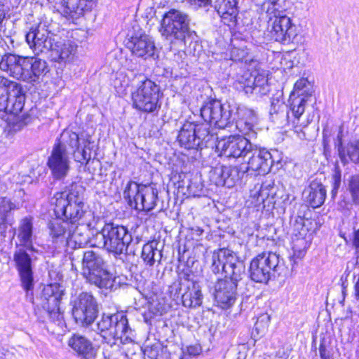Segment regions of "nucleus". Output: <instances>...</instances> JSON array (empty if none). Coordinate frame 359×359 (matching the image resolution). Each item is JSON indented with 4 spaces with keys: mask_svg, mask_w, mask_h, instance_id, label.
<instances>
[{
    "mask_svg": "<svg viewBox=\"0 0 359 359\" xmlns=\"http://www.w3.org/2000/svg\"><path fill=\"white\" fill-rule=\"evenodd\" d=\"M94 145L89 135H79L72 130H65L54 144L48 158L47 165L55 180H63L70 170V156L76 162L87 165L91 159Z\"/></svg>",
    "mask_w": 359,
    "mask_h": 359,
    "instance_id": "f257e3e1",
    "label": "nucleus"
},
{
    "mask_svg": "<svg viewBox=\"0 0 359 359\" xmlns=\"http://www.w3.org/2000/svg\"><path fill=\"white\" fill-rule=\"evenodd\" d=\"M201 116L203 120L210 121L215 128L224 129L238 118L256 121L257 113L254 109L236 104H222L218 100H210L201 108Z\"/></svg>",
    "mask_w": 359,
    "mask_h": 359,
    "instance_id": "f03ea898",
    "label": "nucleus"
},
{
    "mask_svg": "<svg viewBox=\"0 0 359 359\" xmlns=\"http://www.w3.org/2000/svg\"><path fill=\"white\" fill-rule=\"evenodd\" d=\"M290 267L285 266L279 255L272 252H264L251 261L250 277L256 283H267L272 277L276 276H290L295 262L292 257H290Z\"/></svg>",
    "mask_w": 359,
    "mask_h": 359,
    "instance_id": "7ed1b4c3",
    "label": "nucleus"
},
{
    "mask_svg": "<svg viewBox=\"0 0 359 359\" xmlns=\"http://www.w3.org/2000/svg\"><path fill=\"white\" fill-rule=\"evenodd\" d=\"M97 329L105 340L104 349L113 342L126 344L134 337V330L130 327L127 316L123 312L104 313L97 323Z\"/></svg>",
    "mask_w": 359,
    "mask_h": 359,
    "instance_id": "20e7f679",
    "label": "nucleus"
},
{
    "mask_svg": "<svg viewBox=\"0 0 359 359\" xmlns=\"http://www.w3.org/2000/svg\"><path fill=\"white\" fill-rule=\"evenodd\" d=\"M94 245L104 248L116 255H120L126 251L132 241L128 229L114 223H107L100 232L94 236Z\"/></svg>",
    "mask_w": 359,
    "mask_h": 359,
    "instance_id": "39448f33",
    "label": "nucleus"
},
{
    "mask_svg": "<svg viewBox=\"0 0 359 359\" xmlns=\"http://www.w3.org/2000/svg\"><path fill=\"white\" fill-rule=\"evenodd\" d=\"M82 273L86 280L100 288H111L113 280L107 271L102 257L93 251H86L82 259Z\"/></svg>",
    "mask_w": 359,
    "mask_h": 359,
    "instance_id": "423d86ee",
    "label": "nucleus"
},
{
    "mask_svg": "<svg viewBox=\"0 0 359 359\" xmlns=\"http://www.w3.org/2000/svg\"><path fill=\"white\" fill-rule=\"evenodd\" d=\"M189 18L184 12L170 9L166 12L161 21L159 32L170 43L183 42L189 34Z\"/></svg>",
    "mask_w": 359,
    "mask_h": 359,
    "instance_id": "0eeeda50",
    "label": "nucleus"
},
{
    "mask_svg": "<svg viewBox=\"0 0 359 359\" xmlns=\"http://www.w3.org/2000/svg\"><path fill=\"white\" fill-rule=\"evenodd\" d=\"M158 190L151 184H139L129 181L123 191L124 198L128 205L138 211H151L156 205Z\"/></svg>",
    "mask_w": 359,
    "mask_h": 359,
    "instance_id": "6e6552de",
    "label": "nucleus"
},
{
    "mask_svg": "<svg viewBox=\"0 0 359 359\" xmlns=\"http://www.w3.org/2000/svg\"><path fill=\"white\" fill-rule=\"evenodd\" d=\"M159 86L150 79L141 81L132 93L133 106L144 113H153L161 108Z\"/></svg>",
    "mask_w": 359,
    "mask_h": 359,
    "instance_id": "1a4fd4ad",
    "label": "nucleus"
},
{
    "mask_svg": "<svg viewBox=\"0 0 359 359\" xmlns=\"http://www.w3.org/2000/svg\"><path fill=\"white\" fill-rule=\"evenodd\" d=\"M210 125L213 124L205 120L200 123L185 122L177 136L181 147L187 149L201 148L212 137L210 133Z\"/></svg>",
    "mask_w": 359,
    "mask_h": 359,
    "instance_id": "9d476101",
    "label": "nucleus"
},
{
    "mask_svg": "<svg viewBox=\"0 0 359 359\" xmlns=\"http://www.w3.org/2000/svg\"><path fill=\"white\" fill-rule=\"evenodd\" d=\"M25 101V95L20 84L0 77V111L18 115L22 111Z\"/></svg>",
    "mask_w": 359,
    "mask_h": 359,
    "instance_id": "9b49d317",
    "label": "nucleus"
},
{
    "mask_svg": "<svg viewBox=\"0 0 359 359\" xmlns=\"http://www.w3.org/2000/svg\"><path fill=\"white\" fill-rule=\"evenodd\" d=\"M210 269L214 273L222 272L226 277L234 276L233 278L236 280H241L245 271L244 266L238 262L236 253L226 248L219 249L213 252Z\"/></svg>",
    "mask_w": 359,
    "mask_h": 359,
    "instance_id": "f8f14e48",
    "label": "nucleus"
},
{
    "mask_svg": "<svg viewBox=\"0 0 359 359\" xmlns=\"http://www.w3.org/2000/svg\"><path fill=\"white\" fill-rule=\"evenodd\" d=\"M52 203L55 205L54 212L56 216L69 221L73 227L76 222L94 219L93 213L85 210V204L69 201L67 195L64 194H55L52 198Z\"/></svg>",
    "mask_w": 359,
    "mask_h": 359,
    "instance_id": "ddd939ff",
    "label": "nucleus"
},
{
    "mask_svg": "<svg viewBox=\"0 0 359 359\" xmlns=\"http://www.w3.org/2000/svg\"><path fill=\"white\" fill-rule=\"evenodd\" d=\"M97 313V301L90 293L81 292L74 300L72 316L77 324L82 326L90 325L96 318Z\"/></svg>",
    "mask_w": 359,
    "mask_h": 359,
    "instance_id": "4468645a",
    "label": "nucleus"
},
{
    "mask_svg": "<svg viewBox=\"0 0 359 359\" xmlns=\"http://www.w3.org/2000/svg\"><path fill=\"white\" fill-rule=\"evenodd\" d=\"M273 163L272 154L264 149H259L256 145H252L248 151L245 160L240 165L242 175L252 171L258 175H265L271 170Z\"/></svg>",
    "mask_w": 359,
    "mask_h": 359,
    "instance_id": "2eb2a0df",
    "label": "nucleus"
},
{
    "mask_svg": "<svg viewBox=\"0 0 359 359\" xmlns=\"http://www.w3.org/2000/svg\"><path fill=\"white\" fill-rule=\"evenodd\" d=\"M63 294L64 290L58 284L47 285L41 294L43 307L47 311L49 318L58 326L64 324L63 314L60 308Z\"/></svg>",
    "mask_w": 359,
    "mask_h": 359,
    "instance_id": "dca6fc26",
    "label": "nucleus"
},
{
    "mask_svg": "<svg viewBox=\"0 0 359 359\" xmlns=\"http://www.w3.org/2000/svg\"><path fill=\"white\" fill-rule=\"evenodd\" d=\"M252 144L245 137L231 135L221 140L217 144L220 155L226 158L245 160L246 155Z\"/></svg>",
    "mask_w": 359,
    "mask_h": 359,
    "instance_id": "f3484780",
    "label": "nucleus"
},
{
    "mask_svg": "<svg viewBox=\"0 0 359 359\" xmlns=\"http://www.w3.org/2000/svg\"><path fill=\"white\" fill-rule=\"evenodd\" d=\"M29 57L15 54H6L0 60V69L17 79L29 82Z\"/></svg>",
    "mask_w": 359,
    "mask_h": 359,
    "instance_id": "a211bd4d",
    "label": "nucleus"
},
{
    "mask_svg": "<svg viewBox=\"0 0 359 359\" xmlns=\"http://www.w3.org/2000/svg\"><path fill=\"white\" fill-rule=\"evenodd\" d=\"M236 86L247 95L255 94L257 96L265 95L270 90L268 79L264 74H252L248 72L238 78Z\"/></svg>",
    "mask_w": 359,
    "mask_h": 359,
    "instance_id": "6ab92c4d",
    "label": "nucleus"
},
{
    "mask_svg": "<svg viewBox=\"0 0 359 359\" xmlns=\"http://www.w3.org/2000/svg\"><path fill=\"white\" fill-rule=\"evenodd\" d=\"M234 276H224L215 285V299L218 306L222 309L231 307L236 302L237 286L239 280H234Z\"/></svg>",
    "mask_w": 359,
    "mask_h": 359,
    "instance_id": "aec40b11",
    "label": "nucleus"
},
{
    "mask_svg": "<svg viewBox=\"0 0 359 359\" xmlns=\"http://www.w3.org/2000/svg\"><path fill=\"white\" fill-rule=\"evenodd\" d=\"M26 41L36 54L48 52L53 48V41L45 26H32L27 33Z\"/></svg>",
    "mask_w": 359,
    "mask_h": 359,
    "instance_id": "412c9836",
    "label": "nucleus"
},
{
    "mask_svg": "<svg viewBox=\"0 0 359 359\" xmlns=\"http://www.w3.org/2000/svg\"><path fill=\"white\" fill-rule=\"evenodd\" d=\"M68 345L81 359H107L104 350L100 351L81 334H73L68 340Z\"/></svg>",
    "mask_w": 359,
    "mask_h": 359,
    "instance_id": "4be33fe9",
    "label": "nucleus"
},
{
    "mask_svg": "<svg viewBox=\"0 0 359 359\" xmlns=\"http://www.w3.org/2000/svg\"><path fill=\"white\" fill-rule=\"evenodd\" d=\"M243 176L241 166H216L210 172L211 181L217 186L232 187Z\"/></svg>",
    "mask_w": 359,
    "mask_h": 359,
    "instance_id": "5701e85b",
    "label": "nucleus"
},
{
    "mask_svg": "<svg viewBox=\"0 0 359 359\" xmlns=\"http://www.w3.org/2000/svg\"><path fill=\"white\" fill-rule=\"evenodd\" d=\"M270 31L271 36L276 41L289 43L296 36V27L286 15H276Z\"/></svg>",
    "mask_w": 359,
    "mask_h": 359,
    "instance_id": "b1692460",
    "label": "nucleus"
},
{
    "mask_svg": "<svg viewBox=\"0 0 359 359\" xmlns=\"http://www.w3.org/2000/svg\"><path fill=\"white\" fill-rule=\"evenodd\" d=\"M13 260L19 273L23 288L29 291L33 288L34 278L30 256L23 249L16 250Z\"/></svg>",
    "mask_w": 359,
    "mask_h": 359,
    "instance_id": "393cba45",
    "label": "nucleus"
},
{
    "mask_svg": "<svg viewBox=\"0 0 359 359\" xmlns=\"http://www.w3.org/2000/svg\"><path fill=\"white\" fill-rule=\"evenodd\" d=\"M48 229L51 241L56 248L67 246L71 231V224L69 221L56 216L48 222Z\"/></svg>",
    "mask_w": 359,
    "mask_h": 359,
    "instance_id": "a878e982",
    "label": "nucleus"
},
{
    "mask_svg": "<svg viewBox=\"0 0 359 359\" xmlns=\"http://www.w3.org/2000/svg\"><path fill=\"white\" fill-rule=\"evenodd\" d=\"M95 218L83 219L78 225L71 226V231L67 245L72 248H83L90 242L89 229L95 227Z\"/></svg>",
    "mask_w": 359,
    "mask_h": 359,
    "instance_id": "bb28decb",
    "label": "nucleus"
},
{
    "mask_svg": "<svg viewBox=\"0 0 359 359\" xmlns=\"http://www.w3.org/2000/svg\"><path fill=\"white\" fill-rule=\"evenodd\" d=\"M133 338L129 344L130 346L127 348H121L119 342L116 344L113 342L111 346H107L104 351L107 359H141L142 350L137 344L133 343Z\"/></svg>",
    "mask_w": 359,
    "mask_h": 359,
    "instance_id": "cd10ccee",
    "label": "nucleus"
},
{
    "mask_svg": "<svg viewBox=\"0 0 359 359\" xmlns=\"http://www.w3.org/2000/svg\"><path fill=\"white\" fill-rule=\"evenodd\" d=\"M129 44L133 54L139 57L147 58L154 55V41L147 34H142L140 36H132Z\"/></svg>",
    "mask_w": 359,
    "mask_h": 359,
    "instance_id": "c85d7f7f",
    "label": "nucleus"
},
{
    "mask_svg": "<svg viewBox=\"0 0 359 359\" xmlns=\"http://www.w3.org/2000/svg\"><path fill=\"white\" fill-rule=\"evenodd\" d=\"M214 7L224 24L229 26L236 24L238 13L236 0H215Z\"/></svg>",
    "mask_w": 359,
    "mask_h": 359,
    "instance_id": "c756f323",
    "label": "nucleus"
},
{
    "mask_svg": "<svg viewBox=\"0 0 359 359\" xmlns=\"http://www.w3.org/2000/svg\"><path fill=\"white\" fill-rule=\"evenodd\" d=\"M63 13L66 18L77 19L84 12L90 11L93 6V0H63Z\"/></svg>",
    "mask_w": 359,
    "mask_h": 359,
    "instance_id": "7c9ffc66",
    "label": "nucleus"
},
{
    "mask_svg": "<svg viewBox=\"0 0 359 359\" xmlns=\"http://www.w3.org/2000/svg\"><path fill=\"white\" fill-rule=\"evenodd\" d=\"M304 194L306 202L313 208L320 207L325 202L327 191L325 186L317 180L311 182Z\"/></svg>",
    "mask_w": 359,
    "mask_h": 359,
    "instance_id": "2f4dec72",
    "label": "nucleus"
},
{
    "mask_svg": "<svg viewBox=\"0 0 359 359\" xmlns=\"http://www.w3.org/2000/svg\"><path fill=\"white\" fill-rule=\"evenodd\" d=\"M269 114L271 121L275 123H289L290 119L287 106L279 97L271 98Z\"/></svg>",
    "mask_w": 359,
    "mask_h": 359,
    "instance_id": "473e14b6",
    "label": "nucleus"
},
{
    "mask_svg": "<svg viewBox=\"0 0 359 359\" xmlns=\"http://www.w3.org/2000/svg\"><path fill=\"white\" fill-rule=\"evenodd\" d=\"M182 301L184 306L195 308L203 302V294L198 283L191 282L187 286V290L182 294Z\"/></svg>",
    "mask_w": 359,
    "mask_h": 359,
    "instance_id": "72a5a7b5",
    "label": "nucleus"
},
{
    "mask_svg": "<svg viewBox=\"0 0 359 359\" xmlns=\"http://www.w3.org/2000/svg\"><path fill=\"white\" fill-rule=\"evenodd\" d=\"M19 209L18 204L11 201L7 197L0 198V233H6L8 226L10 224V218L12 211Z\"/></svg>",
    "mask_w": 359,
    "mask_h": 359,
    "instance_id": "f704fd0d",
    "label": "nucleus"
},
{
    "mask_svg": "<svg viewBox=\"0 0 359 359\" xmlns=\"http://www.w3.org/2000/svg\"><path fill=\"white\" fill-rule=\"evenodd\" d=\"M76 49L77 46L72 42L58 41L53 43L50 50L58 57L60 61L67 62L73 60Z\"/></svg>",
    "mask_w": 359,
    "mask_h": 359,
    "instance_id": "c9c22d12",
    "label": "nucleus"
},
{
    "mask_svg": "<svg viewBox=\"0 0 359 359\" xmlns=\"http://www.w3.org/2000/svg\"><path fill=\"white\" fill-rule=\"evenodd\" d=\"M29 83L36 82L41 76H45L49 68L46 60L37 57H29Z\"/></svg>",
    "mask_w": 359,
    "mask_h": 359,
    "instance_id": "e433bc0d",
    "label": "nucleus"
},
{
    "mask_svg": "<svg viewBox=\"0 0 359 359\" xmlns=\"http://www.w3.org/2000/svg\"><path fill=\"white\" fill-rule=\"evenodd\" d=\"M158 244L156 241H152L142 247L141 257L149 266H154L156 261H160L161 259V253L157 248Z\"/></svg>",
    "mask_w": 359,
    "mask_h": 359,
    "instance_id": "4c0bfd02",
    "label": "nucleus"
},
{
    "mask_svg": "<svg viewBox=\"0 0 359 359\" xmlns=\"http://www.w3.org/2000/svg\"><path fill=\"white\" fill-rule=\"evenodd\" d=\"M306 102L307 99L305 97H302V94L297 96L294 95V93L290 95L289 98L290 110L294 118L293 122H294L295 120H299V118L305 111Z\"/></svg>",
    "mask_w": 359,
    "mask_h": 359,
    "instance_id": "58836bf2",
    "label": "nucleus"
},
{
    "mask_svg": "<svg viewBox=\"0 0 359 359\" xmlns=\"http://www.w3.org/2000/svg\"><path fill=\"white\" fill-rule=\"evenodd\" d=\"M32 229L33 225L31 219L25 217L21 220L18 238L22 245L28 247L32 245Z\"/></svg>",
    "mask_w": 359,
    "mask_h": 359,
    "instance_id": "ea45409f",
    "label": "nucleus"
},
{
    "mask_svg": "<svg viewBox=\"0 0 359 359\" xmlns=\"http://www.w3.org/2000/svg\"><path fill=\"white\" fill-rule=\"evenodd\" d=\"M235 121L236 127L243 134L242 136H248L249 138L256 137V132L254 130L255 121H248L245 118H238Z\"/></svg>",
    "mask_w": 359,
    "mask_h": 359,
    "instance_id": "a19ab883",
    "label": "nucleus"
},
{
    "mask_svg": "<svg viewBox=\"0 0 359 359\" xmlns=\"http://www.w3.org/2000/svg\"><path fill=\"white\" fill-rule=\"evenodd\" d=\"M84 188L81 185L79 184H72L71 186V188L69 191H62V192H57L56 194H64L65 195H67V199L69 201H72L74 203H81L84 204L83 202V193H84Z\"/></svg>",
    "mask_w": 359,
    "mask_h": 359,
    "instance_id": "79ce46f5",
    "label": "nucleus"
},
{
    "mask_svg": "<svg viewBox=\"0 0 359 359\" xmlns=\"http://www.w3.org/2000/svg\"><path fill=\"white\" fill-rule=\"evenodd\" d=\"M163 347L158 343H155L151 346H147L142 353L150 359H163L161 356Z\"/></svg>",
    "mask_w": 359,
    "mask_h": 359,
    "instance_id": "37998d69",
    "label": "nucleus"
},
{
    "mask_svg": "<svg viewBox=\"0 0 359 359\" xmlns=\"http://www.w3.org/2000/svg\"><path fill=\"white\" fill-rule=\"evenodd\" d=\"M307 248V242L304 238H297L293 240L292 250L294 251V256L297 258L304 257L306 250Z\"/></svg>",
    "mask_w": 359,
    "mask_h": 359,
    "instance_id": "c03bdc74",
    "label": "nucleus"
},
{
    "mask_svg": "<svg viewBox=\"0 0 359 359\" xmlns=\"http://www.w3.org/2000/svg\"><path fill=\"white\" fill-rule=\"evenodd\" d=\"M346 150V158H348L354 163L359 162V142L356 144L350 143L348 144Z\"/></svg>",
    "mask_w": 359,
    "mask_h": 359,
    "instance_id": "a18cd8bd",
    "label": "nucleus"
},
{
    "mask_svg": "<svg viewBox=\"0 0 359 359\" xmlns=\"http://www.w3.org/2000/svg\"><path fill=\"white\" fill-rule=\"evenodd\" d=\"M248 50L245 48L233 47L231 50V58L232 60L238 62H248Z\"/></svg>",
    "mask_w": 359,
    "mask_h": 359,
    "instance_id": "49530a36",
    "label": "nucleus"
},
{
    "mask_svg": "<svg viewBox=\"0 0 359 359\" xmlns=\"http://www.w3.org/2000/svg\"><path fill=\"white\" fill-rule=\"evenodd\" d=\"M349 191L351 194L353 203H359V177H352L349 183Z\"/></svg>",
    "mask_w": 359,
    "mask_h": 359,
    "instance_id": "de8ad7c7",
    "label": "nucleus"
},
{
    "mask_svg": "<svg viewBox=\"0 0 359 359\" xmlns=\"http://www.w3.org/2000/svg\"><path fill=\"white\" fill-rule=\"evenodd\" d=\"M337 150H338V154L340 158L341 162L343 163L344 165H346L348 163V160L346 158V150L345 147H343L342 144V128H340L339 132L337 135Z\"/></svg>",
    "mask_w": 359,
    "mask_h": 359,
    "instance_id": "09e8293b",
    "label": "nucleus"
},
{
    "mask_svg": "<svg viewBox=\"0 0 359 359\" xmlns=\"http://www.w3.org/2000/svg\"><path fill=\"white\" fill-rule=\"evenodd\" d=\"M280 0H265L263 6L266 9V13L274 16L277 15V13H279V9L280 6L279 4Z\"/></svg>",
    "mask_w": 359,
    "mask_h": 359,
    "instance_id": "8fccbe9b",
    "label": "nucleus"
},
{
    "mask_svg": "<svg viewBox=\"0 0 359 359\" xmlns=\"http://www.w3.org/2000/svg\"><path fill=\"white\" fill-rule=\"evenodd\" d=\"M254 197H257V203L260 204L264 202V200L269 196L267 186L262 184L259 191H256V193H252Z\"/></svg>",
    "mask_w": 359,
    "mask_h": 359,
    "instance_id": "3c124183",
    "label": "nucleus"
},
{
    "mask_svg": "<svg viewBox=\"0 0 359 359\" xmlns=\"http://www.w3.org/2000/svg\"><path fill=\"white\" fill-rule=\"evenodd\" d=\"M308 83V81L307 79H299L294 84V92H292V93H294V95H303L304 93H299L300 90H302L304 89V88L306 86Z\"/></svg>",
    "mask_w": 359,
    "mask_h": 359,
    "instance_id": "603ef678",
    "label": "nucleus"
},
{
    "mask_svg": "<svg viewBox=\"0 0 359 359\" xmlns=\"http://www.w3.org/2000/svg\"><path fill=\"white\" fill-rule=\"evenodd\" d=\"M319 353L321 359H333L329 351L327 350L324 341H322L320 344Z\"/></svg>",
    "mask_w": 359,
    "mask_h": 359,
    "instance_id": "864d4df0",
    "label": "nucleus"
},
{
    "mask_svg": "<svg viewBox=\"0 0 359 359\" xmlns=\"http://www.w3.org/2000/svg\"><path fill=\"white\" fill-rule=\"evenodd\" d=\"M352 245L356 251L359 252V229L353 232Z\"/></svg>",
    "mask_w": 359,
    "mask_h": 359,
    "instance_id": "5fc2aeb1",
    "label": "nucleus"
},
{
    "mask_svg": "<svg viewBox=\"0 0 359 359\" xmlns=\"http://www.w3.org/2000/svg\"><path fill=\"white\" fill-rule=\"evenodd\" d=\"M186 57V54L184 52L179 51L177 53L175 54L173 60L177 64L182 63Z\"/></svg>",
    "mask_w": 359,
    "mask_h": 359,
    "instance_id": "6e6d98bb",
    "label": "nucleus"
},
{
    "mask_svg": "<svg viewBox=\"0 0 359 359\" xmlns=\"http://www.w3.org/2000/svg\"><path fill=\"white\" fill-rule=\"evenodd\" d=\"M333 180L334 181H341V172L339 169L338 165H336V167H335V173L333 175Z\"/></svg>",
    "mask_w": 359,
    "mask_h": 359,
    "instance_id": "4d7b16f0",
    "label": "nucleus"
},
{
    "mask_svg": "<svg viewBox=\"0 0 359 359\" xmlns=\"http://www.w3.org/2000/svg\"><path fill=\"white\" fill-rule=\"evenodd\" d=\"M5 15H6V13H5V11L4 8V5L0 4V23L5 18Z\"/></svg>",
    "mask_w": 359,
    "mask_h": 359,
    "instance_id": "13d9d810",
    "label": "nucleus"
},
{
    "mask_svg": "<svg viewBox=\"0 0 359 359\" xmlns=\"http://www.w3.org/2000/svg\"><path fill=\"white\" fill-rule=\"evenodd\" d=\"M355 296L359 299V276L358 280L355 285Z\"/></svg>",
    "mask_w": 359,
    "mask_h": 359,
    "instance_id": "bf43d9fd",
    "label": "nucleus"
},
{
    "mask_svg": "<svg viewBox=\"0 0 359 359\" xmlns=\"http://www.w3.org/2000/svg\"><path fill=\"white\" fill-rule=\"evenodd\" d=\"M341 184V181H334L333 182V189H338L339 188Z\"/></svg>",
    "mask_w": 359,
    "mask_h": 359,
    "instance_id": "052dcab7",
    "label": "nucleus"
},
{
    "mask_svg": "<svg viewBox=\"0 0 359 359\" xmlns=\"http://www.w3.org/2000/svg\"><path fill=\"white\" fill-rule=\"evenodd\" d=\"M6 189L5 186H4V184L0 183V194L4 193L6 191Z\"/></svg>",
    "mask_w": 359,
    "mask_h": 359,
    "instance_id": "680f3d73",
    "label": "nucleus"
},
{
    "mask_svg": "<svg viewBox=\"0 0 359 359\" xmlns=\"http://www.w3.org/2000/svg\"><path fill=\"white\" fill-rule=\"evenodd\" d=\"M337 191H338V189H332V197H334L337 194Z\"/></svg>",
    "mask_w": 359,
    "mask_h": 359,
    "instance_id": "e2e57ef3",
    "label": "nucleus"
},
{
    "mask_svg": "<svg viewBox=\"0 0 359 359\" xmlns=\"http://www.w3.org/2000/svg\"><path fill=\"white\" fill-rule=\"evenodd\" d=\"M0 359H4V358L2 355H0Z\"/></svg>",
    "mask_w": 359,
    "mask_h": 359,
    "instance_id": "0e129e2a",
    "label": "nucleus"
}]
</instances>
